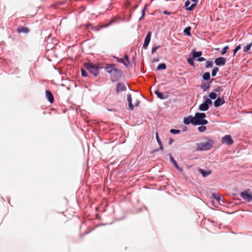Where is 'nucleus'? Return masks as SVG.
I'll use <instances>...</instances> for the list:
<instances>
[{
  "mask_svg": "<svg viewBox=\"0 0 252 252\" xmlns=\"http://www.w3.org/2000/svg\"><path fill=\"white\" fill-rule=\"evenodd\" d=\"M105 71L110 74L112 77L117 79L121 76V70L116 68L114 64H106L104 67Z\"/></svg>",
  "mask_w": 252,
  "mask_h": 252,
  "instance_id": "obj_1",
  "label": "nucleus"
},
{
  "mask_svg": "<svg viewBox=\"0 0 252 252\" xmlns=\"http://www.w3.org/2000/svg\"><path fill=\"white\" fill-rule=\"evenodd\" d=\"M85 68L94 76L98 75L99 72V67L97 64H94L92 63H84Z\"/></svg>",
  "mask_w": 252,
  "mask_h": 252,
  "instance_id": "obj_2",
  "label": "nucleus"
},
{
  "mask_svg": "<svg viewBox=\"0 0 252 252\" xmlns=\"http://www.w3.org/2000/svg\"><path fill=\"white\" fill-rule=\"evenodd\" d=\"M206 117L204 113H196L194 116L195 125H205L208 124V121L204 118Z\"/></svg>",
  "mask_w": 252,
  "mask_h": 252,
  "instance_id": "obj_3",
  "label": "nucleus"
},
{
  "mask_svg": "<svg viewBox=\"0 0 252 252\" xmlns=\"http://www.w3.org/2000/svg\"><path fill=\"white\" fill-rule=\"evenodd\" d=\"M213 144L214 142L212 140L205 142H200L196 144V149L197 151L208 150L212 147Z\"/></svg>",
  "mask_w": 252,
  "mask_h": 252,
  "instance_id": "obj_4",
  "label": "nucleus"
},
{
  "mask_svg": "<svg viewBox=\"0 0 252 252\" xmlns=\"http://www.w3.org/2000/svg\"><path fill=\"white\" fill-rule=\"evenodd\" d=\"M240 196L248 202L252 201V193L250 189L246 190L240 193Z\"/></svg>",
  "mask_w": 252,
  "mask_h": 252,
  "instance_id": "obj_5",
  "label": "nucleus"
},
{
  "mask_svg": "<svg viewBox=\"0 0 252 252\" xmlns=\"http://www.w3.org/2000/svg\"><path fill=\"white\" fill-rule=\"evenodd\" d=\"M212 100L209 99V98H207L204 102V103L201 104L199 106V109L200 110V111H207L208 110L209 107V104H212Z\"/></svg>",
  "mask_w": 252,
  "mask_h": 252,
  "instance_id": "obj_6",
  "label": "nucleus"
},
{
  "mask_svg": "<svg viewBox=\"0 0 252 252\" xmlns=\"http://www.w3.org/2000/svg\"><path fill=\"white\" fill-rule=\"evenodd\" d=\"M127 101L128 103V107L130 110H133L134 106L137 107L138 106L140 103V101L138 100H137L135 102L134 105L132 103V98L130 94H127Z\"/></svg>",
  "mask_w": 252,
  "mask_h": 252,
  "instance_id": "obj_7",
  "label": "nucleus"
},
{
  "mask_svg": "<svg viewBox=\"0 0 252 252\" xmlns=\"http://www.w3.org/2000/svg\"><path fill=\"white\" fill-rule=\"evenodd\" d=\"M221 142L230 145L233 143L231 135H226L222 138Z\"/></svg>",
  "mask_w": 252,
  "mask_h": 252,
  "instance_id": "obj_8",
  "label": "nucleus"
},
{
  "mask_svg": "<svg viewBox=\"0 0 252 252\" xmlns=\"http://www.w3.org/2000/svg\"><path fill=\"white\" fill-rule=\"evenodd\" d=\"M116 94H118L120 92L126 91V86L124 83H118L116 87Z\"/></svg>",
  "mask_w": 252,
  "mask_h": 252,
  "instance_id": "obj_9",
  "label": "nucleus"
},
{
  "mask_svg": "<svg viewBox=\"0 0 252 252\" xmlns=\"http://www.w3.org/2000/svg\"><path fill=\"white\" fill-rule=\"evenodd\" d=\"M152 35V32H149L147 35L146 36V38L144 40V42L143 44V48L145 49H146L150 42L151 40V37Z\"/></svg>",
  "mask_w": 252,
  "mask_h": 252,
  "instance_id": "obj_10",
  "label": "nucleus"
},
{
  "mask_svg": "<svg viewBox=\"0 0 252 252\" xmlns=\"http://www.w3.org/2000/svg\"><path fill=\"white\" fill-rule=\"evenodd\" d=\"M184 123L186 125H189L191 123L192 125H195L194 117L189 116L187 118H185L184 119Z\"/></svg>",
  "mask_w": 252,
  "mask_h": 252,
  "instance_id": "obj_11",
  "label": "nucleus"
},
{
  "mask_svg": "<svg viewBox=\"0 0 252 252\" xmlns=\"http://www.w3.org/2000/svg\"><path fill=\"white\" fill-rule=\"evenodd\" d=\"M215 63L217 65H223L226 63V59L223 57H219L215 59Z\"/></svg>",
  "mask_w": 252,
  "mask_h": 252,
  "instance_id": "obj_12",
  "label": "nucleus"
},
{
  "mask_svg": "<svg viewBox=\"0 0 252 252\" xmlns=\"http://www.w3.org/2000/svg\"><path fill=\"white\" fill-rule=\"evenodd\" d=\"M155 94L157 95V96L160 98V99H165L168 98V93H165V94H163L159 92L158 90H156L155 92Z\"/></svg>",
  "mask_w": 252,
  "mask_h": 252,
  "instance_id": "obj_13",
  "label": "nucleus"
},
{
  "mask_svg": "<svg viewBox=\"0 0 252 252\" xmlns=\"http://www.w3.org/2000/svg\"><path fill=\"white\" fill-rule=\"evenodd\" d=\"M46 95L47 98L51 103H53L54 101V96L51 91L49 90L46 91Z\"/></svg>",
  "mask_w": 252,
  "mask_h": 252,
  "instance_id": "obj_14",
  "label": "nucleus"
},
{
  "mask_svg": "<svg viewBox=\"0 0 252 252\" xmlns=\"http://www.w3.org/2000/svg\"><path fill=\"white\" fill-rule=\"evenodd\" d=\"M224 103V101L221 99L220 97H218L214 102V106L215 107H219L222 105Z\"/></svg>",
  "mask_w": 252,
  "mask_h": 252,
  "instance_id": "obj_15",
  "label": "nucleus"
},
{
  "mask_svg": "<svg viewBox=\"0 0 252 252\" xmlns=\"http://www.w3.org/2000/svg\"><path fill=\"white\" fill-rule=\"evenodd\" d=\"M199 172L204 177H206L211 174V171L209 169H208L207 170H204L202 169H199Z\"/></svg>",
  "mask_w": 252,
  "mask_h": 252,
  "instance_id": "obj_16",
  "label": "nucleus"
},
{
  "mask_svg": "<svg viewBox=\"0 0 252 252\" xmlns=\"http://www.w3.org/2000/svg\"><path fill=\"white\" fill-rule=\"evenodd\" d=\"M17 31L19 33H28L30 32V30L28 28L21 27L17 29Z\"/></svg>",
  "mask_w": 252,
  "mask_h": 252,
  "instance_id": "obj_17",
  "label": "nucleus"
},
{
  "mask_svg": "<svg viewBox=\"0 0 252 252\" xmlns=\"http://www.w3.org/2000/svg\"><path fill=\"white\" fill-rule=\"evenodd\" d=\"M170 159L171 161L173 163L174 165L176 168V169L180 171H182V169L179 166L176 161L174 159V158L171 156H170Z\"/></svg>",
  "mask_w": 252,
  "mask_h": 252,
  "instance_id": "obj_18",
  "label": "nucleus"
},
{
  "mask_svg": "<svg viewBox=\"0 0 252 252\" xmlns=\"http://www.w3.org/2000/svg\"><path fill=\"white\" fill-rule=\"evenodd\" d=\"M202 55V52L201 51H192V58L193 59H196V58H199Z\"/></svg>",
  "mask_w": 252,
  "mask_h": 252,
  "instance_id": "obj_19",
  "label": "nucleus"
},
{
  "mask_svg": "<svg viewBox=\"0 0 252 252\" xmlns=\"http://www.w3.org/2000/svg\"><path fill=\"white\" fill-rule=\"evenodd\" d=\"M156 139L157 140V142H158V145L160 146V149L161 150H163V147H162V145L161 141H160V140L159 139V136H158V132H156Z\"/></svg>",
  "mask_w": 252,
  "mask_h": 252,
  "instance_id": "obj_20",
  "label": "nucleus"
},
{
  "mask_svg": "<svg viewBox=\"0 0 252 252\" xmlns=\"http://www.w3.org/2000/svg\"><path fill=\"white\" fill-rule=\"evenodd\" d=\"M210 87V84H204L201 85V88L204 91H206Z\"/></svg>",
  "mask_w": 252,
  "mask_h": 252,
  "instance_id": "obj_21",
  "label": "nucleus"
},
{
  "mask_svg": "<svg viewBox=\"0 0 252 252\" xmlns=\"http://www.w3.org/2000/svg\"><path fill=\"white\" fill-rule=\"evenodd\" d=\"M166 68V65L165 63H161L158 64L157 67L158 70H164Z\"/></svg>",
  "mask_w": 252,
  "mask_h": 252,
  "instance_id": "obj_22",
  "label": "nucleus"
},
{
  "mask_svg": "<svg viewBox=\"0 0 252 252\" xmlns=\"http://www.w3.org/2000/svg\"><path fill=\"white\" fill-rule=\"evenodd\" d=\"M117 61L119 63H123L126 66H128V63L125 61V60L124 59L117 58Z\"/></svg>",
  "mask_w": 252,
  "mask_h": 252,
  "instance_id": "obj_23",
  "label": "nucleus"
},
{
  "mask_svg": "<svg viewBox=\"0 0 252 252\" xmlns=\"http://www.w3.org/2000/svg\"><path fill=\"white\" fill-rule=\"evenodd\" d=\"M252 45V42L250 44L247 45L246 46L244 47V48H243L244 51L245 52H248L251 49Z\"/></svg>",
  "mask_w": 252,
  "mask_h": 252,
  "instance_id": "obj_24",
  "label": "nucleus"
},
{
  "mask_svg": "<svg viewBox=\"0 0 252 252\" xmlns=\"http://www.w3.org/2000/svg\"><path fill=\"white\" fill-rule=\"evenodd\" d=\"M210 78V74L209 72H205L203 75V78L205 80H208Z\"/></svg>",
  "mask_w": 252,
  "mask_h": 252,
  "instance_id": "obj_25",
  "label": "nucleus"
},
{
  "mask_svg": "<svg viewBox=\"0 0 252 252\" xmlns=\"http://www.w3.org/2000/svg\"><path fill=\"white\" fill-rule=\"evenodd\" d=\"M190 30H191V27H188L184 29V32L185 33L188 35H190Z\"/></svg>",
  "mask_w": 252,
  "mask_h": 252,
  "instance_id": "obj_26",
  "label": "nucleus"
},
{
  "mask_svg": "<svg viewBox=\"0 0 252 252\" xmlns=\"http://www.w3.org/2000/svg\"><path fill=\"white\" fill-rule=\"evenodd\" d=\"M212 198L216 199V200H217L219 202H220V200H222L221 198L220 197L219 195L216 194L215 193H213V194H212Z\"/></svg>",
  "mask_w": 252,
  "mask_h": 252,
  "instance_id": "obj_27",
  "label": "nucleus"
},
{
  "mask_svg": "<svg viewBox=\"0 0 252 252\" xmlns=\"http://www.w3.org/2000/svg\"><path fill=\"white\" fill-rule=\"evenodd\" d=\"M207 128L205 126H204V125H202L201 126H200L198 127V130L200 132H203L206 131Z\"/></svg>",
  "mask_w": 252,
  "mask_h": 252,
  "instance_id": "obj_28",
  "label": "nucleus"
},
{
  "mask_svg": "<svg viewBox=\"0 0 252 252\" xmlns=\"http://www.w3.org/2000/svg\"><path fill=\"white\" fill-rule=\"evenodd\" d=\"M209 96L211 98V99H216L217 97V94L215 93H214V92H212L209 95Z\"/></svg>",
  "mask_w": 252,
  "mask_h": 252,
  "instance_id": "obj_29",
  "label": "nucleus"
},
{
  "mask_svg": "<svg viewBox=\"0 0 252 252\" xmlns=\"http://www.w3.org/2000/svg\"><path fill=\"white\" fill-rule=\"evenodd\" d=\"M219 71L218 67H215L212 71V76H216L217 72Z\"/></svg>",
  "mask_w": 252,
  "mask_h": 252,
  "instance_id": "obj_30",
  "label": "nucleus"
},
{
  "mask_svg": "<svg viewBox=\"0 0 252 252\" xmlns=\"http://www.w3.org/2000/svg\"><path fill=\"white\" fill-rule=\"evenodd\" d=\"M193 60H194V59H193L192 57V58H188V60H187L188 63L189 64H190L191 65L194 66V62L193 61Z\"/></svg>",
  "mask_w": 252,
  "mask_h": 252,
  "instance_id": "obj_31",
  "label": "nucleus"
},
{
  "mask_svg": "<svg viewBox=\"0 0 252 252\" xmlns=\"http://www.w3.org/2000/svg\"><path fill=\"white\" fill-rule=\"evenodd\" d=\"M213 66V63L210 61H207L206 63V68H209L212 67Z\"/></svg>",
  "mask_w": 252,
  "mask_h": 252,
  "instance_id": "obj_32",
  "label": "nucleus"
},
{
  "mask_svg": "<svg viewBox=\"0 0 252 252\" xmlns=\"http://www.w3.org/2000/svg\"><path fill=\"white\" fill-rule=\"evenodd\" d=\"M170 132L172 134H176L179 133L180 132V130L179 129H172L170 130Z\"/></svg>",
  "mask_w": 252,
  "mask_h": 252,
  "instance_id": "obj_33",
  "label": "nucleus"
},
{
  "mask_svg": "<svg viewBox=\"0 0 252 252\" xmlns=\"http://www.w3.org/2000/svg\"><path fill=\"white\" fill-rule=\"evenodd\" d=\"M228 48H229V46H226L225 47H224L222 49V50H221V54L222 55H223V54H225V53H226V51H227V49H228Z\"/></svg>",
  "mask_w": 252,
  "mask_h": 252,
  "instance_id": "obj_34",
  "label": "nucleus"
},
{
  "mask_svg": "<svg viewBox=\"0 0 252 252\" xmlns=\"http://www.w3.org/2000/svg\"><path fill=\"white\" fill-rule=\"evenodd\" d=\"M190 2L189 0H188L186 2H185V6L186 7V9L188 10H189V9H188L189 7H190Z\"/></svg>",
  "mask_w": 252,
  "mask_h": 252,
  "instance_id": "obj_35",
  "label": "nucleus"
},
{
  "mask_svg": "<svg viewBox=\"0 0 252 252\" xmlns=\"http://www.w3.org/2000/svg\"><path fill=\"white\" fill-rule=\"evenodd\" d=\"M159 47H160V46H157L153 47L151 51L152 54H154L156 51V50L157 49H158Z\"/></svg>",
  "mask_w": 252,
  "mask_h": 252,
  "instance_id": "obj_36",
  "label": "nucleus"
},
{
  "mask_svg": "<svg viewBox=\"0 0 252 252\" xmlns=\"http://www.w3.org/2000/svg\"><path fill=\"white\" fill-rule=\"evenodd\" d=\"M81 71L82 75L83 76L86 77L87 76V73L86 71L84 69L82 68Z\"/></svg>",
  "mask_w": 252,
  "mask_h": 252,
  "instance_id": "obj_37",
  "label": "nucleus"
},
{
  "mask_svg": "<svg viewBox=\"0 0 252 252\" xmlns=\"http://www.w3.org/2000/svg\"><path fill=\"white\" fill-rule=\"evenodd\" d=\"M125 61L128 63V65L130 64L129 61L128 60V57L127 55H125Z\"/></svg>",
  "mask_w": 252,
  "mask_h": 252,
  "instance_id": "obj_38",
  "label": "nucleus"
},
{
  "mask_svg": "<svg viewBox=\"0 0 252 252\" xmlns=\"http://www.w3.org/2000/svg\"><path fill=\"white\" fill-rule=\"evenodd\" d=\"M206 60L203 57H199L197 59V61H198V62H202V61H205Z\"/></svg>",
  "mask_w": 252,
  "mask_h": 252,
  "instance_id": "obj_39",
  "label": "nucleus"
},
{
  "mask_svg": "<svg viewBox=\"0 0 252 252\" xmlns=\"http://www.w3.org/2000/svg\"><path fill=\"white\" fill-rule=\"evenodd\" d=\"M222 91V87H218L216 90H215V92H220V91Z\"/></svg>",
  "mask_w": 252,
  "mask_h": 252,
  "instance_id": "obj_40",
  "label": "nucleus"
},
{
  "mask_svg": "<svg viewBox=\"0 0 252 252\" xmlns=\"http://www.w3.org/2000/svg\"><path fill=\"white\" fill-rule=\"evenodd\" d=\"M146 6H147V5H145V6L144 7V8L142 10V17H143L145 15V10H146Z\"/></svg>",
  "mask_w": 252,
  "mask_h": 252,
  "instance_id": "obj_41",
  "label": "nucleus"
},
{
  "mask_svg": "<svg viewBox=\"0 0 252 252\" xmlns=\"http://www.w3.org/2000/svg\"><path fill=\"white\" fill-rule=\"evenodd\" d=\"M159 59L158 58H155V59H153V60H152V62L153 63H155V62H159Z\"/></svg>",
  "mask_w": 252,
  "mask_h": 252,
  "instance_id": "obj_42",
  "label": "nucleus"
},
{
  "mask_svg": "<svg viewBox=\"0 0 252 252\" xmlns=\"http://www.w3.org/2000/svg\"><path fill=\"white\" fill-rule=\"evenodd\" d=\"M163 13L164 14H166V15H170L171 14V12H169V11H166V10H164L163 12Z\"/></svg>",
  "mask_w": 252,
  "mask_h": 252,
  "instance_id": "obj_43",
  "label": "nucleus"
},
{
  "mask_svg": "<svg viewBox=\"0 0 252 252\" xmlns=\"http://www.w3.org/2000/svg\"><path fill=\"white\" fill-rule=\"evenodd\" d=\"M112 22H113V20H111V22H110L109 23H108V24H107L105 25V26H102V27H103V28L107 27H108L109 25H110Z\"/></svg>",
  "mask_w": 252,
  "mask_h": 252,
  "instance_id": "obj_44",
  "label": "nucleus"
},
{
  "mask_svg": "<svg viewBox=\"0 0 252 252\" xmlns=\"http://www.w3.org/2000/svg\"><path fill=\"white\" fill-rule=\"evenodd\" d=\"M174 141V140L172 138H170L169 141V144L171 145L173 142Z\"/></svg>",
  "mask_w": 252,
  "mask_h": 252,
  "instance_id": "obj_45",
  "label": "nucleus"
},
{
  "mask_svg": "<svg viewBox=\"0 0 252 252\" xmlns=\"http://www.w3.org/2000/svg\"><path fill=\"white\" fill-rule=\"evenodd\" d=\"M236 48L238 50H239L241 48V46L240 45H238Z\"/></svg>",
  "mask_w": 252,
  "mask_h": 252,
  "instance_id": "obj_46",
  "label": "nucleus"
},
{
  "mask_svg": "<svg viewBox=\"0 0 252 252\" xmlns=\"http://www.w3.org/2000/svg\"><path fill=\"white\" fill-rule=\"evenodd\" d=\"M238 51V50L236 48H235V49H234V56H235V55L236 53H237V52Z\"/></svg>",
  "mask_w": 252,
  "mask_h": 252,
  "instance_id": "obj_47",
  "label": "nucleus"
},
{
  "mask_svg": "<svg viewBox=\"0 0 252 252\" xmlns=\"http://www.w3.org/2000/svg\"><path fill=\"white\" fill-rule=\"evenodd\" d=\"M238 51V50L236 48H235V49H234V56H235V55L236 53H237V52Z\"/></svg>",
  "mask_w": 252,
  "mask_h": 252,
  "instance_id": "obj_48",
  "label": "nucleus"
}]
</instances>
